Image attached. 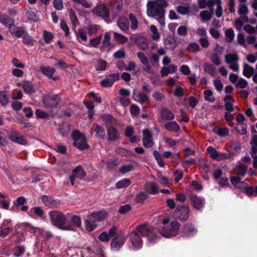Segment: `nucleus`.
Here are the masks:
<instances>
[{"instance_id":"nucleus-50","label":"nucleus","mask_w":257,"mask_h":257,"mask_svg":"<svg viewBox=\"0 0 257 257\" xmlns=\"http://www.w3.org/2000/svg\"><path fill=\"white\" fill-rule=\"evenodd\" d=\"M137 55L138 57L140 60L141 62L143 64H149V61L148 58L145 56V55L143 52H138L137 53Z\"/></svg>"},{"instance_id":"nucleus-38","label":"nucleus","mask_w":257,"mask_h":257,"mask_svg":"<svg viewBox=\"0 0 257 257\" xmlns=\"http://www.w3.org/2000/svg\"><path fill=\"white\" fill-rule=\"evenodd\" d=\"M204 65V70L211 76H214L215 75L214 70L215 68L211 64L205 63Z\"/></svg>"},{"instance_id":"nucleus-7","label":"nucleus","mask_w":257,"mask_h":257,"mask_svg":"<svg viewBox=\"0 0 257 257\" xmlns=\"http://www.w3.org/2000/svg\"><path fill=\"white\" fill-rule=\"evenodd\" d=\"M125 240L126 236L123 233H119L111 242L110 246L111 249L114 251H118L123 246Z\"/></svg>"},{"instance_id":"nucleus-52","label":"nucleus","mask_w":257,"mask_h":257,"mask_svg":"<svg viewBox=\"0 0 257 257\" xmlns=\"http://www.w3.org/2000/svg\"><path fill=\"white\" fill-rule=\"evenodd\" d=\"M247 85V82L244 79L240 78L239 79L238 82L235 84L236 87L240 88H244Z\"/></svg>"},{"instance_id":"nucleus-20","label":"nucleus","mask_w":257,"mask_h":257,"mask_svg":"<svg viewBox=\"0 0 257 257\" xmlns=\"http://www.w3.org/2000/svg\"><path fill=\"white\" fill-rule=\"evenodd\" d=\"M73 145L81 150H84L88 148L85 137H82L80 139L75 140L73 143Z\"/></svg>"},{"instance_id":"nucleus-27","label":"nucleus","mask_w":257,"mask_h":257,"mask_svg":"<svg viewBox=\"0 0 257 257\" xmlns=\"http://www.w3.org/2000/svg\"><path fill=\"white\" fill-rule=\"evenodd\" d=\"M40 70L43 74L49 78L51 77L55 72L54 68L49 66H41Z\"/></svg>"},{"instance_id":"nucleus-11","label":"nucleus","mask_w":257,"mask_h":257,"mask_svg":"<svg viewBox=\"0 0 257 257\" xmlns=\"http://www.w3.org/2000/svg\"><path fill=\"white\" fill-rule=\"evenodd\" d=\"M41 199L43 203L49 208H57L60 204L59 201L50 196L43 195Z\"/></svg>"},{"instance_id":"nucleus-15","label":"nucleus","mask_w":257,"mask_h":257,"mask_svg":"<svg viewBox=\"0 0 257 257\" xmlns=\"http://www.w3.org/2000/svg\"><path fill=\"white\" fill-rule=\"evenodd\" d=\"M17 85L21 86L24 91L27 93L31 94L35 92V90L33 84L29 81L25 80L22 83H18Z\"/></svg>"},{"instance_id":"nucleus-13","label":"nucleus","mask_w":257,"mask_h":257,"mask_svg":"<svg viewBox=\"0 0 257 257\" xmlns=\"http://www.w3.org/2000/svg\"><path fill=\"white\" fill-rule=\"evenodd\" d=\"M144 137L143 138V145L146 148H150L153 146L154 143L152 140V136L148 129L143 131Z\"/></svg>"},{"instance_id":"nucleus-22","label":"nucleus","mask_w":257,"mask_h":257,"mask_svg":"<svg viewBox=\"0 0 257 257\" xmlns=\"http://www.w3.org/2000/svg\"><path fill=\"white\" fill-rule=\"evenodd\" d=\"M108 138L109 140L115 141L119 138V134L113 127H109L107 130Z\"/></svg>"},{"instance_id":"nucleus-41","label":"nucleus","mask_w":257,"mask_h":257,"mask_svg":"<svg viewBox=\"0 0 257 257\" xmlns=\"http://www.w3.org/2000/svg\"><path fill=\"white\" fill-rule=\"evenodd\" d=\"M214 132L221 137H225L228 135V130L227 128L218 127L214 131Z\"/></svg>"},{"instance_id":"nucleus-49","label":"nucleus","mask_w":257,"mask_h":257,"mask_svg":"<svg viewBox=\"0 0 257 257\" xmlns=\"http://www.w3.org/2000/svg\"><path fill=\"white\" fill-rule=\"evenodd\" d=\"M238 14L240 15H245L248 13V10L247 6L245 5H239L238 6Z\"/></svg>"},{"instance_id":"nucleus-14","label":"nucleus","mask_w":257,"mask_h":257,"mask_svg":"<svg viewBox=\"0 0 257 257\" xmlns=\"http://www.w3.org/2000/svg\"><path fill=\"white\" fill-rule=\"evenodd\" d=\"M9 30L11 35L17 38L22 37L26 33L25 29L23 27H16L15 25L10 27Z\"/></svg>"},{"instance_id":"nucleus-53","label":"nucleus","mask_w":257,"mask_h":257,"mask_svg":"<svg viewBox=\"0 0 257 257\" xmlns=\"http://www.w3.org/2000/svg\"><path fill=\"white\" fill-rule=\"evenodd\" d=\"M35 113L37 117L40 118H47L49 116L48 113L40 109H37Z\"/></svg>"},{"instance_id":"nucleus-40","label":"nucleus","mask_w":257,"mask_h":257,"mask_svg":"<svg viewBox=\"0 0 257 257\" xmlns=\"http://www.w3.org/2000/svg\"><path fill=\"white\" fill-rule=\"evenodd\" d=\"M43 37L45 42L49 43L54 38L53 34L46 30L44 31Z\"/></svg>"},{"instance_id":"nucleus-63","label":"nucleus","mask_w":257,"mask_h":257,"mask_svg":"<svg viewBox=\"0 0 257 257\" xmlns=\"http://www.w3.org/2000/svg\"><path fill=\"white\" fill-rule=\"evenodd\" d=\"M200 17L201 19L204 21L210 20L211 18L210 14L207 11H204L201 12Z\"/></svg>"},{"instance_id":"nucleus-8","label":"nucleus","mask_w":257,"mask_h":257,"mask_svg":"<svg viewBox=\"0 0 257 257\" xmlns=\"http://www.w3.org/2000/svg\"><path fill=\"white\" fill-rule=\"evenodd\" d=\"M179 226H163L160 233L165 237L176 236L179 232Z\"/></svg>"},{"instance_id":"nucleus-55","label":"nucleus","mask_w":257,"mask_h":257,"mask_svg":"<svg viewBox=\"0 0 257 257\" xmlns=\"http://www.w3.org/2000/svg\"><path fill=\"white\" fill-rule=\"evenodd\" d=\"M125 56V53L123 49L117 51L113 54V57L116 59H120L124 58Z\"/></svg>"},{"instance_id":"nucleus-6","label":"nucleus","mask_w":257,"mask_h":257,"mask_svg":"<svg viewBox=\"0 0 257 257\" xmlns=\"http://www.w3.org/2000/svg\"><path fill=\"white\" fill-rule=\"evenodd\" d=\"M8 136L11 141L21 145L25 146L28 144L25 137L15 130H12L9 132L8 133Z\"/></svg>"},{"instance_id":"nucleus-36","label":"nucleus","mask_w":257,"mask_h":257,"mask_svg":"<svg viewBox=\"0 0 257 257\" xmlns=\"http://www.w3.org/2000/svg\"><path fill=\"white\" fill-rule=\"evenodd\" d=\"M129 19L131 23V28L133 30H135L138 28V21L136 16L132 13L129 14Z\"/></svg>"},{"instance_id":"nucleus-25","label":"nucleus","mask_w":257,"mask_h":257,"mask_svg":"<svg viewBox=\"0 0 257 257\" xmlns=\"http://www.w3.org/2000/svg\"><path fill=\"white\" fill-rule=\"evenodd\" d=\"M38 11L36 10H30L26 12V17L28 20L37 22L39 20V16L37 15Z\"/></svg>"},{"instance_id":"nucleus-12","label":"nucleus","mask_w":257,"mask_h":257,"mask_svg":"<svg viewBox=\"0 0 257 257\" xmlns=\"http://www.w3.org/2000/svg\"><path fill=\"white\" fill-rule=\"evenodd\" d=\"M133 98L141 104L147 102L149 100L148 94L145 92L137 93L136 89H134L133 93Z\"/></svg>"},{"instance_id":"nucleus-3","label":"nucleus","mask_w":257,"mask_h":257,"mask_svg":"<svg viewBox=\"0 0 257 257\" xmlns=\"http://www.w3.org/2000/svg\"><path fill=\"white\" fill-rule=\"evenodd\" d=\"M49 216L54 225H65L67 221L66 215L59 210H52L49 213Z\"/></svg>"},{"instance_id":"nucleus-39","label":"nucleus","mask_w":257,"mask_h":257,"mask_svg":"<svg viewBox=\"0 0 257 257\" xmlns=\"http://www.w3.org/2000/svg\"><path fill=\"white\" fill-rule=\"evenodd\" d=\"M199 45L196 43H190L187 47V50L194 53H197L199 50Z\"/></svg>"},{"instance_id":"nucleus-19","label":"nucleus","mask_w":257,"mask_h":257,"mask_svg":"<svg viewBox=\"0 0 257 257\" xmlns=\"http://www.w3.org/2000/svg\"><path fill=\"white\" fill-rule=\"evenodd\" d=\"M92 131L96 134V136L99 139H103L105 137V130L98 124L93 123Z\"/></svg>"},{"instance_id":"nucleus-28","label":"nucleus","mask_w":257,"mask_h":257,"mask_svg":"<svg viewBox=\"0 0 257 257\" xmlns=\"http://www.w3.org/2000/svg\"><path fill=\"white\" fill-rule=\"evenodd\" d=\"M149 198L148 194L142 191L137 195L135 199V201L137 203H142L144 201Z\"/></svg>"},{"instance_id":"nucleus-10","label":"nucleus","mask_w":257,"mask_h":257,"mask_svg":"<svg viewBox=\"0 0 257 257\" xmlns=\"http://www.w3.org/2000/svg\"><path fill=\"white\" fill-rule=\"evenodd\" d=\"M107 216V213L104 211H98L94 212L87 216V218L92 223L97 221H101L104 220Z\"/></svg>"},{"instance_id":"nucleus-56","label":"nucleus","mask_w":257,"mask_h":257,"mask_svg":"<svg viewBox=\"0 0 257 257\" xmlns=\"http://www.w3.org/2000/svg\"><path fill=\"white\" fill-rule=\"evenodd\" d=\"M246 172V167L243 165H240L237 167V175L244 176Z\"/></svg>"},{"instance_id":"nucleus-60","label":"nucleus","mask_w":257,"mask_h":257,"mask_svg":"<svg viewBox=\"0 0 257 257\" xmlns=\"http://www.w3.org/2000/svg\"><path fill=\"white\" fill-rule=\"evenodd\" d=\"M231 157V156L229 154L218 152L215 159L218 161H220L223 159H226Z\"/></svg>"},{"instance_id":"nucleus-30","label":"nucleus","mask_w":257,"mask_h":257,"mask_svg":"<svg viewBox=\"0 0 257 257\" xmlns=\"http://www.w3.org/2000/svg\"><path fill=\"white\" fill-rule=\"evenodd\" d=\"M224 101L225 103V108L226 110L230 111H233V106L231 102L234 101V99L231 96L227 95L224 97Z\"/></svg>"},{"instance_id":"nucleus-4","label":"nucleus","mask_w":257,"mask_h":257,"mask_svg":"<svg viewBox=\"0 0 257 257\" xmlns=\"http://www.w3.org/2000/svg\"><path fill=\"white\" fill-rule=\"evenodd\" d=\"M42 101L44 106L47 108L57 107L60 101V98L57 95H44Z\"/></svg>"},{"instance_id":"nucleus-43","label":"nucleus","mask_w":257,"mask_h":257,"mask_svg":"<svg viewBox=\"0 0 257 257\" xmlns=\"http://www.w3.org/2000/svg\"><path fill=\"white\" fill-rule=\"evenodd\" d=\"M76 36L78 39L80 38L82 41H86L87 39L86 33L82 29L78 30V32H76Z\"/></svg>"},{"instance_id":"nucleus-1","label":"nucleus","mask_w":257,"mask_h":257,"mask_svg":"<svg viewBox=\"0 0 257 257\" xmlns=\"http://www.w3.org/2000/svg\"><path fill=\"white\" fill-rule=\"evenodd\" d=\"M146 236L150 242L154 243L158 239V235L152 226H138L136 229L132 232L130 240L134 249L141 247L142 240L139 235Z\"/></svg>"},{"instance_id":"nucleus-16","label":"nucleus","mask_w":257,"mask_h":257,"mask_svg":"<svg viewBox=\"0 0 257 257\" xmlns=\"http://www.w3.org/2000/svg\"><path fill=\"white\" fill-rule=\"evenodd\" d=\"M135 41L141 50H145L148 48L147 40L145 37L142 36L137 37Z\"/></svg>"},{"instance_id":"nucleus-35","label":"nucleus","mask_w":257,"mask_h":257,"mask_svg":"<svg viewBox=\"0 0 257 257\" xmlns=\"http://www.w3.org/2000/svg\"><path fill=\"white\" fill-rule=\"evenodd\" d=\"M204 98L206 101L213 102L215 99L213 96V92L210 90H206L204 91Z\"/></svg>"},{"instance_id":"nucleus-23","label":"nucleus","mask_w":257,"mask_h":257,"mask_svg":"<svg viewBox=\"0 0 257 257\" xmlns=\"http://www.w3.org/2000/svg\"><path fill=\"white\" fill-rule=\"evenodd\" d=\"M161 115L162 117L166 120H172L174 117V114L166 107L161 108Z\"/></svg>"},{"instance_id":"nucleus-57","label":"nucleus","mask_w":257,"mask_h":257,"mask_svg":"<svg viewBox=\"0 0 257 257\" xmlns=\"http://www.w3.org/2000/svg\"><path fill=\"white\" fill-rule=\"evenodd\" d=\"M101 39V35H100L95 38L91 39L90 40V44L92 47H96L100 43Z\"/></svg>"},{"instance_id":"nucleus-32","label":"nucleus","mask_w":257,"mask_h":257,"mask_svg":"<svg viewBox=\"0 0 257 257\" xmlns=\"http://www.w3.org/2000/svg\"><path fill=\"white\" fill-rule=\"evenodd\" d=\"M131 184V180L129 179L125 178L118 181L115 184V187L117 188H122L128 186Z\"/></svg>"},{"instance_id":"nucleus-2","label":"nucleus","mask_w":257,"mask_h":257,"mask_svg":"<svg viewBox=\"0 0 257 257\" xmlns=\"http://www.w3.org/2000/svg\"><path fill=\"white\" fill-rule=\"evenodd\" d=\"M168 4L165 0H155L149 1L147 3V15L152 18L158 16L156 19L162 26L165 25L164 17L166 10L165 8L168 7Z\"/></svg>"},{"instance_id":"nucleus-24","label":"nucleus","mask_w":257,"mask_h":257,"mask_svg":"<svg viewBox=\"0 0 257 257\" xmlns=\"http://www.w3.org/2000/svg\"><path fill=\"white\" fill-rule=\"evenodd\" d=\"M86 172L81 166H77L73 171V175L81 180H83L86 176Z\"/></svg>"},{"instance_id":"nucleus-5","label":"nucleus","mask_w":257,"mask_h":257,"mask_svg":"<svg viewBox=\"0 0 257 257\" xmlns=\"http://www.w3.org/2000/svg\"><path fill=\"white\" fill-rule=\"evenodd\" d=\"M189 207L184 205H180L177 206L174 212L175 217L181 221H185L189 217Z\"/></svg>"},{"instance_id":"nucleus-47","label":"nucleus","mask_w":257,"mask_h":257,"mask_svg":"<svg viewBox=\"0 0 257 257\" xmlns=\"http://www.w3.org/2000/svg\"><path fill=\"white\" fill-rule=\"evenodd\" d=\"M69 16L70 17L71 21L72 23V24L74 26L79 24V21L77 18V17L75 14L74 11L71 9L69 11Z\"/></svg>"},{"instance_id":"nucleus-48","label":"nucleus","mask_w":257,"mask_h":257,"mask_svg":"<svg viewBox=\"0 0 257 257\" xmlns=\"http://www.w3.org/2000/svg\"><path fill=\"white\" fill-rule=\"evenodd\" d=\"M225 36L228 39L227 41L231 43L233 41L234 36L233 30L232 29H227L225 31Z\"/></svg>"},{"instance_id":"nucleus-17","label":"nucleus","mask_w":257,"mask_h":257,"mask_svg":"<svg viewBox=\"0 0 257 257\" xmlns=\"http://www.w3.org/2000/svg\"><path fill=\"white\" fill-rule=\"evenodd\" d=\"M190 198L193 207L197 210H200L203 206L202 199L194 194H191Z\"/></svg>"},{"instance_id":"nucleus-62","label":"nucleus","mask_w":257,"mask_h":257,"mask_svg":"<svg viewBox=\"0 0 257 257\" xmlns=\"http://www.w3.org/2000/svg\"><path fill=\"white\" fill-rule=\"evenodd\" d=\"M72 136L74 142L75 141V140L80 139L82 137H85L84 135L80 133L78 130L74 131L72 133Z\"/></svg>"},{"instance_id":"nucleus-18","label":"nucleus","mask_w":257,"mask_h":257,"mask_svg":"<svg viewBox=\"0 0 257 257\" xmlns=\"http://www.w3.org/2000/svg\"><path fill=\"white\" fill-rule=\"evenodd\" d=\"M128 21L124 17H119L117 20V26L123 31L128 30Z\"/></svg>"},{"instance_id":"nucleus-34","label":"nucleus","mask_w":257,"mask_h":257,"mask_svg":"<svg viewBox=\"0 0 257 257\" xmlns=\"http://www.w3.org/2000/svg\"><path fill=\"white\" fill-rule=\"evenodd\" d=\"M9 96L7 95V92L6 91H1L0 103L3 106H6L9 103Z\"/></svg>"},{"instance_id":"nucleus-42","label":"nucleus","mask_w":257,"mask_h":257,"mask_svg":"<svg viewBox=\"0 0 257 257\" xmlns=\"http://www.w3.org/2000/svg\"><path fill=\"white\" fill-rule=\"evenodd\" d=\"M217 4V9L215 12V15L217 17L220 18L222 15V8L221 7V0H215Z\"/></svg>"},{"instance_id":"nucleus-46","label":"nucleus","mask_w":257,"mask_h":257,"mask_svg":"<svg viewBox=\"0 0 257 257\" xmlns=\"http://www.w3.org/2000/svg\"><path fill=\"white\" fill-rule=\"evenodd\" d=\"M114 38L119 43H125L127 39L126 37L124 36L120 35L116 32H114Z\"/></svg>"},{"instance_id":"nucleus-61","label":"nucleus","mask_w":257,"mask_h":257,"mask_svg":"<svg viewBox=\"0 0 257 257\" xmlns=\"http://www.w3.org/2000/svg\"><path fill=\"white\" fill-rule=\"evenodd\" d=\"M107 165L106 168L108 170L113 169L117 165L116 160H110L106 162Z\"/></svg>"},{"instance_id":"nucleus-58","label":"nucleus","mask_w":257,"mask_h":257,"mask_svg":"<svg viewBox=\"0 0 257 257\" xmlns=\"http://www.w3.org/2000/svg\"><path fill=\"white\" fill-rule=\"evenodd\" d=\"M140 109L139 107L135 104H133L131 106L130 111L132 115L136 116L139 114Z\"/></svg>"},{"instance_id":"nucleus-26","label":"nucleus","mask_w":257,"mask_h":257,"mask_svg":"<svg viewBox=\"0 0 257 257\" xmlns=\"http://www.w3.org/2000/svg\"><path fill=\"white\" fill-rule=\"evenodd\" d=\"M165 127L169 131L175 133L178 132L180 129L179 125L176 121H170L166 123Z\"/></svg>"},{"instance_id":"nucleus-33","label":"nucleus","mask_w":257,"mask_h":257,"mask_svg":"<svg viewBox=\"0 0 257 257\" xmlns=\"http://www.w3.org/2000/svg\"><path fill=\"white\" fill-rule=\"evenodd\" d=\"M225 62L229 64L233 63L234 62H237L239 60V57L237 55H233L231 54H227L225 55Z\"/></svg>"},{"instance_id":"nucleus-54","label":"nucleus","mask_w":257,"mask_h":257,"mask_svg":"<svg viewBox=\"0 0 257 257\" xmlns=\"http://www.w3.org/2000/svg\"><path fill=\"white\" fill-rule=\"evenodd\" d=\"M109 237L106 231H103L98 236V239L101 241L107 242L109 240Z\"/></svg>"},{"instance_id":"nucleus-64","label":"nucleus","mask_w":257,"mask_h":257,"mask_svg":"<svg viewBox=\"0 0 257 257\" xmlns=\"http://www.w3.org/2000/svg\"><path fill=\"white\" fill-rule=\"evenodd\" d=\"M207 152L211 158L214 159H216L218 152L215 149L212 147H209L207 148Z\"/></svg>"},{"instance_id":"nucleus-44","label":"nucleus","mask_w":257,"mask_h":257,"mask_svg":"<svg viewBox=\"0 0 257 257\" xmlns=\"http://www.w3.org/2000/svg\"><path fill=\"white\" fill-rule=\"evenodd\" d=\"M23 42L26 45H33L34 40L32 37L28 34H24L23 37Z\"/></svg>"},{"instance_id":"nucleus-9","label":"nucleus","mask_w":257,"mask_h":257,"mask_svg":"<svg viewBox=\"0 0 257 257\" xmlns=\"http://www.w3.org/2000/svg\"><path fill=\"white\" fill-rule=\"evenodd\" d=\"M92 12L103 19L107 18L109 15V10L105 4L97 5L92 10Z\"/></svg>"},{"instance_id":"nucleus-21","label":"nucleus","mask_w":257,"mask_h":257,"mask_svg":"<svg viewBox=\"0 0 257 257\" xmlns=\"http://www.w3.org/2000/svg\"><path fill=\"white\" fill-rule=\"evenodd\" d=\"M15 20L6 15H0V23L9 28L14 25Z\"/></svg>"},{"instance_id":"nucleus-59","label":"nucleus","mask_w":257,"mask_h":257,"mask_svg":"<svg viewBox=\"0 0 257 257\" xmlns=\"http://www.w3.org/2000/svg\"><path fill=\"white\" fill-rule=\"evenodd\" d=\"M131 209V206L129 204H125L123 206H121L119 209L118 212L120 214H125L128 212Z\"/></svg>"},{"instance_id":"nucleus-31","label":"nucleus","mask_w":257,"mask_h":257,"mask_svg":"<svg viewBox=\"0 0 257 257\" xmlns=\"http://www.w3.org/2000/svg\"><path fill=\"white\" fill-rule=\"evenodd\" d=\"M234 128L240 135H244L247 133V125L245 123L236 124Z\"/></svg>"},{"instance_id":"nucleus-37","label":"nucleus","mask_w":257,"mask_h":257,"mask_svg":"<svg viewBox=\"0 0 257 257\" xmlns=\"http://www.w3.org/2000/svg\"><path fill=\"white\" fill-rule=\"evenodd\" d=\"M68 216H71V223L74 225H81V218L78 215H73L72 213H68L67 214Z\"/></svg>"},{"instance_id":"nucleus-51","label":"nucleus","mask_w":257,"mask_h":257,"mask_svg":"<svg viewBox=\"0 0 257 257\" xmlns=\"http://www.w3.org/2000/svg\"><path fill=\"white\" fill-rule=\"evenodd\" d=\"M150 30L153 33V35H152L153 39L155 40H158L160 38V34L158 32L157 27L155 25H151L150 26Z\"/></svg>"},{"instance_id":"nucleus-45","label":"nucleus","mask_w":257,"mask_h":257,"mask_svg":"<svg viewBox=\"0 0 257 257\" xmlns=\"http://www.w3.org/2000/svg\"><path fill=\"white\" fill-rule=\"evenodd\" d=\"M164 44L168 46V48L173 50L176 47L175 41L173 39H166L164 41Z\"/></svg>"},{"instance_id":"nucleus-29","label":"nucleus","mask_w":257,"mask_h":257,"mask_svg":"<svg viewBox=\"0 0 257 257\" xmlns=\"http://www.w3.org/2000/svg\"><path fill=\"white\" fill-rule=\"evenodd\" d=\"M254 72V69L253 67L248 65L247 64L243 65V74L247 78L250 77Z\"/></svg>"}]
</instances>
